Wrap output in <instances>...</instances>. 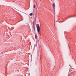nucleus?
I'll use <instances>...</instances> for the list:
<instances>
[{"instance_id":"f257e3e1","label":"nucleus","mask_w":76,"mask_h":76,"mask_svg":"<svg viewBox=\"0 0 76 76\" xmlns=\"http://www.w3.org/2000/svg\"><path fill=\"white\" fill-rule=\"evenodd\" d=\"M36 27L38 34H40V36H41V31H40V27L39 26V25L38 24H37L36 25Z\"/></svg>"},{"instance_id":"f03ea898","label":"nucleus","mask_w":76,"mask_h":76,"mask_svg":"<svg viewBox=\"0 0 76 76\" xmlns=\"http://www.w3.org/2000/svg\"><path fill=\"white\" fill-rule=\"evenodd\" d=\"M53 7V10L54 11H55V7L56 6L55 5V4L54 3H53L52 4Z\"/></svg>"},{"instance_id":"7ed1b4c3","label":"nucleus","mask_w":76,"mask_h":76,"mask_svg":"<svg viewBox=\"0 0 76 76\" xmlns=\"http://www.w3.org/2000/svg\"><path fill=\"white\" fill-rule=\"evenodd\" d=\"M33 28L34 31H35V26H33Z\"/></svg>"},{"instance_id":"20e7f679","label":"nucleus","mask_w":76,"mask_h":76,"mask_svg":"<svg viewBox=\"0 0 76 76\" xmlns=\"http://www.w3.org/2000/svg\"><path fill=\"white\" fill-rule=\"evenodd\" d=\"M35 39H37V35H35Z\"/></svg>"},{"instance_id":"39448f33","label":"nucleus","mask_w":76,"mask_h":76,"mask_svg":"<svg viewBox=\"0 0 76 76\" xmlns=\"http://www.w3.org/2000/svg\"><path fill=\"white\" fill-rule=\"evenodd\" d=\"M32 15H33L32 13H31L30 14V16H32Z\"/></svg>"},{"instance_id":"423d86ee","label":"nucleus","mask_w":76,"mask_h":76,"mask_svg":"<svg viewBox=\"0 0 76 76\" xmlns=\"http://www.w3.org/2000/svg\"><path fill=\"white\" fill-rule=\"evenodd\" d=\"M33 7L34 9H35V4L34 5V6H33Z\"/></svg>"},{"instance_id":"0eeeda50","label":"nucleus","mask_w":76,"mask_h":76,"mask_svg":"<svg viewBox=\"0 0 76 76\" xmlns=\"http://www.w3.org/2000/svg\"><path fill=\"white\" fill-rule=\"evenodd\" d=\"M15 28L14 27H12L11 28V30H12V29H13Z\"/></svg>"},{"instance_id":"6e6552de","label":"nucleus","mask_w":76,"mask_h":76,"mask_svg":"<svg viewBox=\"0 0 76 76\" xmlns=\"http://www.w3.org/2000/svg\"><path fill=\"white\" fill-rule=\"evenodd\" d=\"M35 24H34V22H33V26H35Z\"/></svg>"},{"instance_id":"1a4fd4ad","label":"nucleus","mask_w":76,"mask_h":76,"mask_svg":"<svg viewBox=\"0 0 76 76\" xmlns=\"http://www.w3.org/2000/svg\"><path fill=\"white\" fill-rule=\"evenodd\" d=\"M69 66H70V65H69Z\"/></svg>"}]
</instances>
